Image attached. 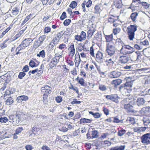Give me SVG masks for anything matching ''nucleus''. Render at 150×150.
Wrapping results in <instances>:
<instances>
[{"instance_id":"51","label":"nucleus","mask_w":150,"mask_h":150,"mask_svg":"<svg viewBox=\"0 0 150 150\" xmlns=\"http://www.w3.org/2000/svg\"><path fill=\"white\" fill-rule=\"evenodd\" d=\"M66 62L70 66H73L74 65V62L71 59L67 57L66 60Z\"/></svg>"},{"instance_id":"58","label":"nucleus","mask_w":150,"mask_h":150,"mask_svg":"<svg viewBox=\"0 0 150 150\" xmlns=\"http://www.w3.org/2000/svg\"><path fill=\"white\" fill-rule=\"evenodd\" d=\"M71 22V20L69 19H66L63 22V24L65 26H68Z\"/></svg>"},{"instance_id":"17","label":"nucleus","mask_w":150,"mask_h":150,"mask_svg":"<svg viewBox=\"0 0 150 150\" xmlns=\"http://www.w3.org/2000/svg\"><path fill=\"white\" fill-rule=\"evenodd\" d=\"M95 84L92 83L88 82L87 84L86 83L85 86H84L85 87L84 88V92L88 93L91 90V89L93 88Z\"/></svg>"},{"instance_id":"8","label":"nucleus","mask_w":150,"mask_h":150,"mask_svg":"<svg viewBox=\"0 0 150 150\" xmlns=\"http://www.w3.org/2000/svg\"><path fill=\"white\" fill-rule=\"evenodd\" d=\"M86 33L84 31H82L81 32L79 35H76L74 38L75 40L76 41L82 42L86 40Z\"/></svg>"},{"instance_id":"38","label":"nucleus","mask_w":150,"mask_h":150,"mask_svg":"<svg viewBox=\"0 0 150 150\" xmlns=\"http://www.w3.org/2000/svg\"><path fill=\"white\" fill-rule=\"evenodd\" d=\"M46 38V36L45 35H42L41 36H40L38 40V47L40 45L43 43V42L44 41V40Z\"/></svg>"},{"instance_id":"1","label":"nucleus","mask_w":150,"mask_h":150,"mask_svg":"<svg viewBox=\"0 0 150 150\" xmlns=\"http://www.w3.org/2000/svg\"><path fill=\"white\" fill-rule=\"evenodd\" d=\"M138 26L136 24H131L127 28L126 32L128 39L133 40L135 38V33L137 30Z\"/></svg>"},{"instance_id":"39","label":"nucleus","mask_w":150,"mask_h":150,"mask_svg":"<svg viewBox=\"0 0 150 150\" xmlns=\"http://www.w3.org/2000/svg\"><path fill=\"white\" fill-rule=\"evenodd\" d=\"M126 132V130L122 128H120L117 132V135L121 137L124 135Z\"/></svg>"},{"instance_id":"52","label":"nucleus","mask_w":150,"mask_h":150,"mask_svg":"<svg viewBox=\"0 0 150 150\" xmlns=\"http://www.w3.org/2000/svg\"><path fill=\"white\" fill-rule=\"evenodd\" d=\"M13 102V99L11 98H8L6 100V104L8 105H10L12 104Z\"/></svg>"},{"instance_id":"45","label":"nucleus","mask_w":150,"mask_h":150,"mask_svg":"<svg viewBox=\"0 0 150 150\" xmlns=\"http://www.w3.org/2000/svg\"><path fill=\"white\" fill-rule=\"evenodd\" d=\"M120 28L118 27L115 28L112 30V33L114 35H116L119 33L120 32Z\"/></svg>"},{"instance_id":"47","label":"nucleus","mask_w":150,"mask_h":150,"mask_svg":"<svg viewBox=\"0 0 150 150\" xmlns=\"http://www.w3.org/2000/svg\"><path fill=\"white\" fill-rule=\"evenodd\" d=\"M98 132L97 130H94L92 131L91 135L92 138H96L98 137Z\"/></svg>"},{"instance_id":"7","label":"nucleus","mask_w":150,"mask_h":150,"mask_svg":"<svg viewBox=\"0 0 150 150\" xmlns=\"http://www.w3.org/2000/svg\"><path fill=\"white\" fill-rule=\"evenodd\" d=\"M32 39H26L22 42L19 46L16 48V50L20 51L22 49H25L26 47L29 45Z\"/></svg>"},{"instance_id":"31","label":"nucleus","mask_w":150,"mask_h":150,"mask_svg":"<svg viewBox=\"0 0 150 150\" xmlns=\"http://www.w3.org/2000/svg\"><path fill=\"white\" fill-rule=\"evenodd\" d=\"M104 37L105 39V41L106 42H110L112 41L113 39L112 34L109 35H105Z\"/></svg>"},{"instance_id":"4","label":"nucleus","mask_w":150,"mask_h":150,"mask_svg":"<svg viewBox=\"0 0 150 150\" xmlns=\"http://www.w3.org/2000/svg\"><path fill=\"white\" fill-rule=\"evenodd\" d=\"M62 54H60L59 52L55 54L54 57L52 59L49 64L50 68L52 69L56 67L59 62V59L62 58Z\"/></svg>"},{"instance_id":"9","label":"nucleus","mask_w":150,"mask_h":150,"mask_svg":"<svg viewBox=\"0 0 150 150\" xmlns=\"http://www.w3.org/2000/svg\"><path fill=\"white\" fill-rule=\"evenodd\" d=\"M142 143L145 145L150 144V133L143 135L141 137Z\"/></svg>"},{"instance_id":"49","label":"nucleus","mask_w":150,"mask_h":150,"mask_svg":"<svg viewBox=\"0 0 150 150\" xmlns=\"http://www.w3.org/2000/svg\"><path fill=\"white\" fill-rule=\"evenodd\" d=\"M120 52L122 54H126L129 55V54H130L127 49L123 48L122 50V47L120 50Z\"/></svg>"},{"instance_id":"42","label":"nucleus","mask_w":150,"mask_h":150,"mask_svg":"<svg viewBox=\"0 0 150 150\" xmlns=\"http://www.w3.org/2000/svg\"><path fill=\"white\" fill-rule=\"evenodd\" d=\"M114 16L112 15H110L108 19V23H112L115 21L116 19H114Z\"/></svg>"},{"instance_id":"10","label":"nucleus","mask_w":150,"mask_h":150,"mask_svg":"<svg viewBox=\"0 0 150 150\" xmlns=\"http://www.w3.org/2000/svg\"><path fill=\"white\" fill-rule=\"evenodd\" d=\"M130 60H131V55L122 54L119 57V62L122 64L127 63Z\"/></svg>"},{"instance_id":"12","label":"nucleus","mask_w":150,"mask_h":150,"mask_svg":"<svg viewBox=\"0 0 150 150\" xmlns=\"http://www.w3.org/2000/svg\"><path fill=\"white\" fill-rule=\"evenodd\" d=\"M92 4V3L91 0H88L87 2L86 0H84L81 4L83 11L84 12L86 11L85 6L89 8L91 6Z\"/></svg>"},{"instance_id":"53","label":"nucleus","mask_w":150,"mask_h":150,"mask_svg":"<svg viewBox=\"0 0 150 150\" xmlns=\"http://www.w3.org/2000/svg\"><path fill=\"white\" fill-rule=\"evenodd\" d=\"M84 49V46L82 45V44L80 43L79 44L77 48H76L77 51L78 52H81Z\"/></svg>"},{"instance_id":"60","label":"nucleus","mask_w":150,"mask_h":150,"mask_svg":"<svg viewBox=\"0 0 150 150\" xmlns=\"http://www.w3.org/2000/svg\"><path fill=\"white\" fill-rule=\"evenodd\" d=\"M19 13V11L17 8H14L12 11V13L13 15H16Z\"/></svg>"},{"instance_id":"43","label":"nucleus","mask_w":150,"mask_h":150,"mask_svg":"<svg viewBox=\"0 0 150 150\" xmlns=\"http://www.w3.org/2000/svg\"><path fill=\"white\" fill-rule=\"evenodd\" d=\"M144 124L145 125H147L150 123V120L148 117H144L143 119Z\"/></svg>"},{"instance_id":"30","label":"nucleus","mask_w":150,"mask_h":150,"mask_svg":"<svg viewBox=\"0 0 150 150\" xmlns=\"http://www.w3.org/2000/svg\"><path fill=\"white\" fill-rule=\"evenodd\" d=\"M92 120V119H90L85 118H82L80 120L79 123L80 124L90 123L91 122Z\"/></svg>"},{"instance_id":"64","label":"nucleus","mask_w":150,"mask_h":150,"mask_svg":"<svg viewBox=\"0 0 150 150\" xmlns=\"http://www.w3.org/2000/svg\"><path fill=\"white\" fill-rule=\"evenodd\" d=\"M58 47L60 50H64L66 48V45L62 43L60 44Z\"/></svg>"},{"instance_id":"29","label":"nucleus","mask_w":150,"mask_h":150,"mask_svg":"<svg viewBox=\"0 0 150 150\" xmlns=\"http://www.w3.org/2000/svg\"><path fill=\"white\" fill-rule=\"evenodd\" d=\"M122 82V80L120 79H117L113 80L111 82V84L113 85L115 87L119 85Z\"/></svg>"},{"instance_id":"56","label":"nucleus","mask_w":150,"mask_h":150,"mask_svg":"<svg viewBox=\"0 0 150 150\" xmlns=\"http://www.w3.org/2000/svg\"><path fill=\"white\" fill-rule=\"evenodd\" d=\"M80 76L82 77V78H86L87 76L86 74L85 70L83 69H81L80 72Z\"/></svg>"},{"instance_id":"54","label":"nucleus","mask_w":150,"mask_h":150,"mask_svg":"<svg viewBox=\"0 0 150 150\" xmlns=\"http://www.w3.org/2000/svg\"><path fill=\"white\" fill-rule=\"evenodd\" d=\"M77 4L75 1H72L69 5V7L72 9L75 8L77 6Z\"/></svg>"},{"instance_id":"13","label":"nucleus","mask_w":150,"mask_h":150,"mask_svg":"<svg viewBox=\"0 0 150 150\" xmlns=\"http://www.w3.org/2000/svg\"><path fill=\"white\" fill-rule=\"evenodd\" d=\"M115 60L114 59V57H110L109 56L106 57V59L105 61V62L107 66L111 67L114 64Z\"/></svg>"},{"instance_id":"33","label":"nucleus","mask_w":150,"mask_h":150,"mask_svg":"<svg viewBox=\"0 0 150 150\" xmlns=\"http://www.w3.org/2000/svg\"><path fill=\"white\" fill-rule=\"evenodd\" d=\"M89 113L90 114L92 115L96 119L99 118L100 117L102 116V114L98 112L94 113L92 111H90L89 112Z\"/></svg>"},{"instance_id":"40","label":"nucleus","mask_w":150,"mask_h":150,"mask_svg":"<svg viewBox=\"0 0 150 150\" xmlns=\"http://www.w3.org/2000/svg\"><path fill=\"white\" fill-rule=\"evenodd\" d=\"M69 88L70 89H71L74 91H75L76 93L79 94V91L78 88L74 86L72 84L70 83V86H69Z\"/></svg>"},{"instance_id":"63","label":"nucleus","mask_w":150,"mask_h":150,"mask_svg":"<svg viewBox=\"0 0 150 150\" xmlns=\"http://www.w3.org/2000/svg\"><path fill=\"white\" fill-rule=\"evenodd\" d=\"M99 89L101 91H103L106 90V88L105 85L101 84L99 86Z\"/></svg>"},{"instance_id":"36","label":"nucleus","mask_w":150,"mask_h":150,"mask_svg":"<svg viewBox=\"0 0 150 150\" xmlns=\"http://www.w3.org/2000/svg\"><path fill=\"white\" fill-rule=\"evenodd\" d=\"M125 148V146H117L111 148L110 150H124Z\"/></svg>"},{"instance_id":"21","label":"nucleus","mask_w":150,"mask_h":150,"mask_svg":"<svg viewBox=\"0 0 150 150\" xmlns=\"http://www.w3.org/2000/svg\"><path fill=\"white\" fill-rule=\"evenodd\" d=\"M96 29L93 27L90 28L87 31V38H91L94 32L96 31Z\"/></svg>"},{"instance_id":"62","label":"nucleus","mask_w":150,"mask_h":150,"mask_svg":"<svg viewBox=\"0 0 150 150\" xmlns=\"http://www.w3.org/2000/svg\"><path fill=\"white\" fill-rule=\"evenodd\" d=\"M29 64L32 67H33L36 66V64L34 60H31L29 62Z\"/></svg>"},{"instance_id":"25","label":"nucleus","mask_w":150,"mask_h":150,"mask_svg":"<svg viewBox=\"0 0 150 150\" xmlns=\"http://www.w3.org/2000/svg\"><path fill=\"white\" fill-rule=\"evenodd\" d=\"M114 4L115 6L117 8H120L122 7L121 0H114Z\"/></svg>"},{"instance_id":"61","label":"nucleus","mask_w":150,"mask_h":150,"mask_svg":"<svg viewBox=\"0 0 150 150\" xmlns=\"http://www.w3.org/2000/svg\"><path fill=\"white\" fill-rule=\"evenodd\" d=\"M45 56V50H42L40 52L39 54H38V57H41L42 58H44Z\"/></svg>"},{"instance_id":"35","label":"nucleus","mask_w":150,"mask_h":150,"mask_svg":"<svg viewBox=\"0 0 150 150\" xmlns=\"http://www.w3.org/2000/svg\"><path fill=\"white\" fill-rule=\"evenodd\" d=\"M136 5H141L145 9H147L149 7V5L148 3L144 1H140L136 4Z\"/></svg>"},{"instance_id":"6","label":"nucleus","mask_w":150,"mask_h":150,"mask_svg":"<svg viewBox=\"0 0 150 150\" xmlns=\"http://www.w3.org/2000/svg\"><path fill=\"white\" fill-rule=\"evenodd\" d=\"M132 82H127L124 84V86H121L120 87V88L122 89L125 93L127 92L129 93L132 91Z\"/></svg>"},{"instance_id":"23","label":"nucleus","mask_w":150,"mask_h":150,"mask_svg":"<svg viewBox=\"0 0 150 150\" xmlns=\"http://www.w3.org/2000/svg\"><path fill=\"white\" fill-rule=\"evenodd\" d=\"M28 96L25 95H22L18 97L16 100L18 102L20 103L23 101H26L28 100Z\"/></svg>"},{"instance_id":"14","label":"nucleus","mask_w":150,"mask_h":150,"mask_svg":"<svg viewBox=\"0 0 150 150\" xmlns=\"http://www.w3.org/2000/svg\"><path fill=\"white\" fill-rule=\"evenodd\" d=\"M103 54L102 52L98 51L96 53L95 56L96 61L99 63H101L103 62Z\"/></svg>"},{"instance_id":"27","label":"nucleus","mask_w":150,"mask_h":150,"mask_svg":"<svg viewBox=\"0 0 150 150\" xmlns=\"http://www.w3.org/2000/svg\"><path fill=\"white\" fill-rule=\"evenodd\" d=\"M75 80L78 81V83L82 86H84L85 85L86 83L85 82V80L83 78H79V76H78L75 79Z\"/></svg>"},{"instance_id":"2","label":"nucleus","mask_w":150,"mask_h":150,"mask_svg":"<svg viewBox=\"0 0 150 150\" xmlns=\"http://www.w3.org/2000/svg\"><path fill=\"white\" fill-rule=\"evenodd\" d=\"M24 115L22 112H17L16 115H10L9 116V122L14 124H17L21 121Z\"/></svg>"},{"instance_id":"22","label":"nucleus","mask_w":150,"mask_h":150,"mask_svg":"<svg viewBox=\"0 0 150 150\" xmlns=\"http://www.w3.org/2000/svg\"><path fill=\"white\" fill-rule=\"evenodd\" d=\"M124 108L128 112H134L133 106L130 105V103H128L125 105L124 107Z\"/></svg>"},{"instance_id":"37","label":"nucleus","mask_w":150,"mask_h":150,"mask_svg":"<svg viewBox=\"0 0 150 150\" xmlns=\"http://www.w3.org/2000/svg\"><path fill=\"white\" fill-rule=\"evenodd\" d=\"M142 52L147 57H150V49L147 48L144 49Z\"/></svg>"},{"instance_id":"5","label":"nucleus","mask_w":150,"mask_h":150,"mask_svg":"<svg viewBox=\"0 0 150 150\" xmlns=\"http://www.w3.org/2000/svg\"><path fill=\"white\" fill-rule=\"evenodd\" d=\"M116 49L114 45L111 43H107L106 47V51L109 56L111 57L113 56L115 53Z\"/></svg>"},{"instance_id":"18","label":"nucleus","mask_w":150,"mask_h":150,"mask_svg":"<svg viewBox=\"0 0 150 150\" xmlns=\"http://www.w3.org/2000/svg\"><path fill=\"white\" fill-rule=\"evenodd\" d=\"M134 99L133 98H130V97H127L125 98L121 102V105L124 107L125 105H127L128 103H131L132 100H133Z\"/></svg>"},{"instance_id":"16","label":"nucleus","mask_w":150,"mask_h":150,"mask_svg":"<svg viewBox=\"0 0 150 150\" xmlns=\"http://www.w3.org/2000/svg\"><path fill=\"white\" fill-rule=\"evenodd\" d=\"M41 91L42 93L49 94L52 91V88L48 85H45L41 88Z\"/></svg>"},{"instance_id":"44","label":"nucleus","mask_w":150,"mask_h":150,"mask_svg":"<svg viewBox=\"0 0 150 150\" xmlns=\"http://www.w3.org/2000/svg\"><path fill=\"white\" fill-rule=\"evenodd\" d=\"M137 103L139 106L141 105L144 103V101L142 98H139L137 101Z\"/></svg>"},{"instance_id":"59","label":"nucleus","mask_w":150,"mask_h":150,"mask_svg":"<svg viewBox=\"0 0 150 150\" xmlns=\"http://www.w3.org/2000/svg\"><path fill=\"white\" fill-rule=\"evenodd\" d=\"M49 94H44L43 95L42 101L44 103H46L47 102V98Z\"/></svg>"},{"instance_id":"28","label":"nucleus","mask_w":150,"mask_h":150,"mask_svg":"<svg viewBox=\"0 0 150 150\" xmlns=\"http://www.w3.org/2000/svg\"><path fill=\"white\" fill-rule=\"evenodd\" d=\"M65 32L64 31H62L59 32L57 34L55 38L56 41L58 42L60 38L65 34Z\"/></svg>"},{"instance_id":"46","label":"nucleus","mask_w":150,"mask_h":150,"mask_svg":"<svg viewBox=\"0 0 150 150\" xmlns=\"http://www.w3.org/2000/svg\"><path fill=\"white\" fill-rule=\"evenodd\" d=\"M95 49L93 47V46H92L90 47L89 52V54L91 56L93 57H95V53H94Z\"/></svg>"},{"instance_id":"34","label":"nucleus","mask_w":150,"mask_h":150,"mask_svg":"<svg viewBox=\"0 0 150 150\" xmlns=\"http://www.w3.org/2000/svg\"><path fill=\"white\" fill-rule=\"evenodd\" d=\"M94 38L98 41H100L102 39V35L101 31H98L95 35Z\"/></svg>"},{"instance_id":"26","label":"nucleus","mask_w":150,"mask_h":150,"mask_svg":"<svg viewBox=\"0 0 150 150\" xmlns=\"http://www.w3.org/2000/svg\"><path fill=\"white\" fill-rule=\"evenodd\" d=\"M126 49L128 50L130 54H132L134 51V48L129 45H124L122 46V49L123 48Z\"/></svg>"},{"instance_id":"48","label":"nucleus","mask_w":150,"mask_h":150,"mask_svg":"<svg viewBox=\"0 0 150 150\" xmlns=\"http://www.w3.org/2000/svg\"><path fill=\"white\" fill-rule=\"evenodd\" d=\"M140 44L141 45L147 46L149 45V42L147 40L145 39L140 42Z\"/></svg>"},{"instance_id":"24","label":"nucleus","mask_w":150,"mask_h":150,"mask_svg":"<svg viewBox=\"0 0 150 150\" xmlns=\"http://www.w3.org/2000/svg\"><path fill=\"white\" fill-rule=\"evenodd\" d=\"M102 5L101 4L96 5L94 7V13L96 14H99L102 11Z\"/></svg>"},{"instance_id":"55","label":"nucleus","mask_w":150,"mask_h":150,"mask_svg":"<svg viewBox=\"0 0 150 150\" xmlns=\"http://www.w3.org/2000/svg\"><path fill=\"white\" fill-rule=\"evenodd\" d=\"M53 1H52V0H43L42 3L43 5H46L47 4L50 5L53 3Z\"/></svg>"},{"instance_id":"57","label":"nucleus","mask_w":150,"mask_h":150,"mask_svg":"<svg viewBox=\"0 0 150 150\" xmlns=\"http://www.w3.org/2000/svg\"><path fill=\"white\" fill-rule=\"evenodd\" d=\"M8 121V119L6 117H1L0 118V122L1 123H6Z\"/></svg>"},{"instance_id":"11","label":"nucleus","mask_w":150,"mask_h":150,"mask_svg":"<svg viewBox=\"0 0 150 150\" xmlns=\"http://www.w3.org/2000/svg\"><path fill=\"white\" fill-rule=\"evenodd\" d=\"M68 56L71 59L73 57L75 53V49L74 44L71 43L68 48Z\"/></svg>"},{"instance_id":"50","label":"nucleus","mask_w":150,"mask_h":150,"mask_svg":"<svg viewBox=\"0 0 150 150\" xmlns=\"http://www.w3.org/2000/svg\"><path fill=\"white\" fill-rule=\"evenodd\" d=\"M116 43L119 45L122 46V47L124 46L123 45L124 44L123 42L120 38L117 39L116 40Z\"/></svg>"},{"instance_id":"32","label":"nucleus","mask_w":150,"mask_h":150,"mask_svg":"<svg viewBox=\"0 0 150 150\" xmlns=\"http://www.w3.org/2000/svg\"><path fill=\"white\" fill-rule=\"evenodd\" d=\"M138 13L136 12L132 13L131 14L130 17L132 21L135 22L137 16H138Z\"/></svg>"},{"instance_id":"20","label":"nucleus","mask_w":150,"mask_h":150,"mask_svg":"<svg viewBox=\"0 0 150 150\" xmlns=\"http://www.w3.org/2000/svg\"><path fill=\"white\" fill-rule=\"evenodd\" d=\"M81 61V58L79 54L78 53L77 54L76 53L74 59V62L76 67H79Z\"/></svg>"},{"instance_id":"19","label":"nucleus","mask_w":150,"mask_h":150,"mask_svg":"<svg viewBox=\"0 0 150 150\" xmlns=\"http://www.w3.org/2000/svg\"><path fill=\"white\" fill-rule=\"evenodd\" d=\"M121 74V72L115 71L111 72L110 74V76L111 78H118Z\"/></svg>"},{"instance_id":"3","label":"nucleus","mask_w":150,"mask_h":150,"mask_svg":"<svg viewBox=\"0 0 150 150\" xmlns=\"http://www.w3.org/2000/svg\"><path fill=\"white\" fill-rule=\"evenodd\" d=\"M144 57L141 53V52L137 51L135 52L134 53L131 54V61L137 62H140L143 60Z\"/></svg>"},{"instance_id":"41","label":"nucleus","mask_w":150,"mask_h":150,"mask_svg":"<svg viewBox=\"0 0 150 150\" xmlns=\"http://www.w3.org/2000/svg\"><path fill=\"white\" fill-rule=\"evenodd\" d=\"M140 1V0H132V3L131 4L130 7L129 8H131V7H132L134 9H136L137 10V8L139 7V6L134 5L133 4V3H135L137 2H139Z\"/></svg>"},{"instance_id":"15","label":"nucleus","mask_w":150,"mask_h":150,"mask_svg":"<svg viewBox=\"0 0 150 150\" xmlns=\"http://www.w3.org/2000/svg\"><path fill=\"white\" fill-rule=\"evenodd\" d=\"M106 98L116 103H118L119 102V98L117 94L107 95L106 96Z\"/></svg>"}]
</instances>
